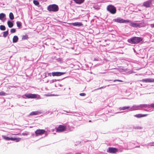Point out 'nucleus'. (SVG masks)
Here are the masks:
<instances>
[{
    "label": "nucleus",
    "mask_w": 154,
    "mask_h": 154,
    "mask_svg": "<svg viewBox=\"0 0 154 154\" xmlns=\"http://www.w3.org/2000/svg\"><path fill=\"white\" fill-rule=\"evenodd\" d=\"M48 82H49V81H48H48L46 83H48Z\"/></svg>",
    "instance_id": "a18cd8bd"
},
{
    "label": "nucleus",
    "mask_w": 154,
    "mask_h": 154,
    "mask_svg": "<svg viewBox=\"0 0 154 154\" xmlns=\"http://www.w3.org/2000/svg\"><path fill=\"white\" fill-rule=\"evenodd\" d=\"M0 29L2 30H5V27L4 25H1L0 26Z\"/></svg>",
    "instance_id": "cd10ccee"
},
{
    "label": "nucleus",
    "mask_w": 154,
    "mask_h": 154,
    "mask_svg": "<svg viewBox=\"0 0 154 154\" xmlns=\"http://www.w3.org/2000/svg\"><path fill=\"white\" fill-rule=\"evenodd\" d=\"M3 139L5 140H11L12 141L15 140L16 142H18L21 139L20 138H16V137H7L5 136H2Z\"/></svg>",
    "instance_id": "423d86ee"
},
{
    "label": "nucleus",
    "mask_w": 154,
    "mask_h": 154,
    "mask_svg": "<svg viewBox=\"0 0 154 154\" xmlns=\"http://www.w3.org/2000/svg\"><path fill=\"white\" fill-rule=\"evenodd\" d=\"M140 109L143 108H147L149 109L150 107V105L146 104H140Z\"/></svg>",
    "instance_id": "4468645a"
},
{
    "label": "nucleus",
    "mask_w": 154,
    "mask_h": 154,
    "mask_svg": "<svg viewBox=\"0 0 154 154\" xmlns=\"http://www.w3.org/2000/svg\"><path fill=\"white\" fill-rule=\"evenodd\" d=\"M17 26L19 28H21L22 26V23L20 22L17 21L16 22Z\"/></svg>",
    "instance_id": "5701e85b"
},
{
    "label": "nucleus",
    "mask_w": 154,
    "mask_h": 154,
    "mask_svg": "<svg viewBox=\"0 0 154 154\" xmlns=\"http://www.w3.org/2000/svg\"><path fill=\"white\" fill-rule=\"evenodd\" d=\"M113 21L119 23H127L131 22V21L129 20L123 19L120 17H118L116 19H114Z\"/></svg>",
    "instance_id": "7ed1b4c3"
},
{
    "label": "nucleus",
    "mask_w": 154,
    "mask_h": 154,
    "mask_svg": "<svg viewBox=\"0 0 154 154\" xmlns=\"http://www.w3.org/2000/svg\"><path fill=\"white\" fill-rule=\"evenodd\" d=\"M65 73V72H54L51 73L53 76H60Z\"/></svg>",
    "instance_id": "f8f14e48"
},
{
    "label": "nucleus",
    "mask_w": 154,
    "mask_h": 154,
    "mask_svg": "<svg viewBox=\"0 0 154 154\" xmlns=\"http://www.w3.org/2000/svg\"><path fill=\"white\" fill-rule=\"evenodd\" d=\"M74 2L77 4H80L83 3L85 0H73Z\"/></svg>",
    "instance_id": "6ab92c4d"
},
{
    "label": "nucleus",
    "mask_w": 154,
    "mask_h": 154,
    "mask_svg": "<svg viewBox=\"0 0 154 154\" xmlns=\"http://www.w3.org/2000/svg\"><path fill=\"white\" fill-rule=\"evenodd\" d=\"M66 129V127L62 125H60L57 129V131L61 132L64 131Z\"/></svg>",
    "instance_id": "9b49d317"
},
{
    "label": "nucleus",
    "mask_w": 154,
    "mask_h": 154,
    "mask_svg": "<svg viewBox=\"0 0 154 154\" xmlns=\"http://www.w3.org/2000/svg\"><path fill=\"white\" fill-rule=\"evenodd\" d=\"M130 25L134 27H140V25L139 24L134 23H131Z\"/></svg>",
    "instance_id": "dca6fc26"
},
{
    "label": "nucleus",
    "mask_w": 154,
    "mask_h": 154,
    "mask_svg": "<svg viewBox=\"0 0 154 154\" xmlns=\"http://www.w3.org/2000/svg\"><path fill=\"white\" fill-rule=\"evenodd\" d=\"M150 107L154 108V103H152L150 105Z\"/></svg>",
    "instance_id": "4c0bfd02"
},
{
    "label": "nucleus",
    "mask_w": 154,
    "mask_h": 154,
    "mask_svg": "<svg viewBox=\"0 0 154 154\" xmlns=\"http://www.w3.org/2000/svg\"><path fill=\"white\" fill-rule=\"evenodd\" d=\"M141 81L143 82H154V79H143Z\"/></svg>",
    "instance_id": "ddd939ff"
},
{
    "label": "nucleus",
    "mask_w": 154,
    "mask_h": 154,
    "mask_svg": "<svg viewBox=\"0 0 154 154\" xmlns=\"http://www.w3.org/2000/svg\"><path fill=\"white\" fill-rule=\"evenodd\" d=\"M40 112L38 111H33L31 112L29 114V116H32L33 115H36Z\"/></svg>",
    "instance_id": "a211bd4d"
},
{
    "label": "nucleus",
    "mask_w": 154,
    "mask_h": 154,
    "mask_svg": "<svg viewBox=\"0 0 154 154\" xmlns=\"http://www.w3.org/2000/svg\"><path fill=\"white\" fill-rule=\"evenodd\" d=\"M22 135H28V134L27 133H23Z\"/></svg>",
    "instance_id": "a19ab883"
},
{
    "label": "nucleus",
    "mask_w": 154,
    "mask_h": 154,
    "mask_svg": "<svg viewBox=\"0 0 154 154\" xmlns=\"http://www.w3.org/2000/svg\"><path fill=\"white\" fill-rule=\"evenodd\" d=\"M130 108V106H124L122 107H120L119 109L120 110H125L127 109H129Z\"/></svg>",
    "instance_id": "412c9836"
},
{
    "label": "nucleus",
    "mask_w": 154,
    "mask_h": 154,
    "mask_svg": "<svg viewBox=\"0 0 154 154\" xmlns=\"http://www.w3.org/2000/svg\"><path fill=\"white\" fill-rule=\"evenodd\" d=\"M94 8L97 10H98L100 9V8L99 6L96 5H94L93 7Z\"/></svg>",
    "instance_id": "72a5a7b5"
},
{
    "label": "nucleus",
    "mask_w": 154,
    "mask_h": 154,
    "mask_svg": "<svg viewBox=\"0 0 154 154\" xmlns=\"http://www.w3.org/2000/svg\"><path fill=\"white\" fill-rule=\"evenodd\" d=\"M18 38L17 36H14L13 38V43L17 42L18 41Z\"/></svg>",
    "instance_id": "aec40b11"
},
{
    "label": "nucleus",
    "mask_w": 154,
    "mask_h": 154,
    "mask_svg": "<svg viewBox=\"0 0 154 154\" xmlns=\"http://www.w3.org/2000/svg\"><path fill=\"white\" fill-rule=\"evenodd\" d=\"M106 9L107 11L111 14H114L116 12V7L113 5H108Z\"/></svg>",
    "instance_id": "20e7f679"
},
{
    "label": "nucleus",
    "mask_w": 154,
    "mask_h": 154,
    "mask_svg": "<svg viewBox=\"0 0 154 154\" xmlns=\"http://www.w3.org/2000/svg\"><path fill=\"white\" fill-rule=\"evenodd\" d=\"M16 30L15 29H12L11 30V33H14L16 32Z\"/></svg>",
    "instance_id": "2f4dec72"
},
{
    "label": "nucleus",
    "mask_w": 154,
    "mask_h": 154,
    "mask_svg": "<svg viewBox=\"0 0 154 154\" xmlns=\"http://www.w3.org/2000/svg\"><path fill=\"white\" fill-rule=\"evenodd\" d=\"M7 24L8 25L9 27L10 28L12 27L13 26V23L10 21H8Z\"/></svg>",
    "instance_id": "4be33fe9"
},
{
    "label": "nucleus",
    "mask_w": 154,
    "mask_h": 154,
    "mask_svg": "<svg viewBox=\"0 0 154 154\" xmlns=\"http://www.w3.org/2000/svg\"><path fill=\"white\" fill-rule=\"evenodd\" d=\"M140 110V105L137 106L134 105L130 107L129 109V111H132L135 110Z\"/></svg>",
    "instance_id": "6e6552de"
},
{
    "label": "nucleus",
    "mask_w": 154,
    "mask_h": 154,
    "mask_svg": "<svg viewBox=\"0 0 154 154\" xmlns=\"http://www.w3.org/2000/svg\"><path fill=\"white\" fill-rule=\"evenodd\" d=\"M28 38V37L26 35H23L22 37V39H27Z\"/></svg>",
    "instance_id": "f704fd0d"
},
{
    "label": "nucleus",
    "mask_w": 154,
    "mask_h": 154,
    "mask_svg": "<svg viewBox=\"0 0 154 154\" xmlns=\"http://www.w3.org/2000/svg\"><path fill=\"white\" fill-rule=\"evenodd\" d=\"M94 60H97L95 58L94 59Z\"/></svg>",
    "instance_id": "c03bdc74"
},
{
    "label": "nucleus",
    "mask_w": 154,
    "mask_h": 154,
    "mask_svg": "<svg viewBox=\"0 0 154 154\" xmlns=\"http://www.w3.org/2000/svg\"><path fill=\"white\" fill-rule=\"evenodd\" d=\"M9 17L11 20H12L14 19V16L12 13L11 12L10 13Z\"/></svg>",
    "instance_id": "b1692460"
},
{
    "label": "nucleus",
    "mask_w": 154,
    "mask_h": 154,
    "mask_svg": "<svg viewBox=\"0 0 154 154\" xmlns=\"http://www.w3.org/2000/svg\"><path fill=\"white\" fill-rule=\"evenodd\" d=\"M79 95L80 96H84L86 95V94L85 93H81L79 94Z\"/></svg>",
    "instance_id": "e433bc0d"
},
{
    "label": "nucleus",
    "mask_w": 154,
    "mask_h": 154,
    "mask_svg": "<svg viewBox=\"0 0 154 154\" xmlns=\"http://www.w3.org/2000/svg\"><path fill=\"white\" fill-rule=\"evenodd\" d=\"M142 40V39L140 37H134L128 39V42L131 43L137 44L140 42Z\"/></svg>",
    "instance_id": "f257e3e1"
},
{
    "label": "nucleus",
    "mask_w": 154,
    "mask_h": 154,
    "mask_svg": "<svg viewBox=\"0 0 154 154\" xmlns=\"http://www.w3.org/2000/svg\"><path fill=\"white\" fill-rule=\"evenodd\" d=\"M23 97L24 98H26L25 97H24V96H23Z\"/></svg>",
    "instance_id": "49530a36"
},
{
    "label": "nucleus",
    "mask_w": 154,
    "mask_h": 154,
    "mask_svg": "<svg viewBox=\"0 0 154 154\" xmlns=\"http://www.w3.org/2000/svg\"><path fill=\"white\" fill-rule=\"evenodd\" d=\"M150 26H151V27L152 28L154 27V24H151L150 25Z\"/></svg>",
    "instance_id": "ea45409f"
},
{
    "label": "nucleus",
    "mask_w": 154,
    "mask_h": 154,
    "mask_svg": "<svg viewBox=\"0 0 154 154\" xmlns=\"http://www.w3.org/2000/svg\"><path fill=\"white\" fill-rule=\"evenodd\" d=\"M45 131L44 130L39 129L35 131V134L37 136L43 134Z\"/></svg>",
    "instance_id": "1a4fd4ad"
},
{
    "label": "nucleus",
    "mask_w": 154,
    "mask_h": 154,
    "mask_svg": "<svg viewBox=\"0 0 154 154\" xmlns=\"http://www.w3.org/2000/svg\"><path fill=\"white\" fill-rule=\"evenodd\" d=\"M75 154H81V153L79 152H77L75 153Z\"/></svg>",
    "instance_id": "79ce46f5"
},
{
    "label": "nucleus",
    "mask_w": 154,
    "mask_h": 154,
    "mask_svg": "<svg viewBox=\"0 0 154 154\" xmlns=\"http://www.w3.org/2000/svg\"><path fill=\"white\" fill-rule=\"evenodd\" d=\"M33 3L36 6L38 5L39 4V2L37 0H33Z\"/></svg>",
    "instance_id": "bb28decb"
},
{
    "label": "nucleus",
    "mask_w": 154,
    "mask_h": 154,
    "mask_svg": "<svg viewBox=\"0 0 154 154\" xmlns=\"http://www.w3.org/2000/svg\"><path fill=\"white\" fill-rule=\"evenodd\" d=\"M26 98H38L40 99V96L37 94H25L24 95Z\"/></svg>",
    "instance_id": "39448f33"
},
{
    "label": "nucleus",
    "mask_w": 154,
    "mask_h": 154,
    "mask_svg": "<svg viewBox=\"0 0 154 154\" xmlns=\"http://www.w3.org/2000/svg\"><path fill=\"white\" fill-rule=\"evenodd\" d=\"M57 81V80L56 79H52L51 80H50V81H49V82H50V84H51V83H53L56 81Z\"/></svg>",
    "instance_id": "7c9ffc66"
},
{
    "label": "nucleus",
    "mask_w": 154,
    "mask_h": 154,
    "mask_svg": "<svg viewBox=\"0 0 154 154\" xmlns=\"http://www.w3.org/2000/svg\"><path fill=\"white\" fill-rule=\"evenodd\" d=\"M117 151V149L115 148L109 147L108 150L107 151V152L110 153H115Z\"/></svg>",
    "instance_id": "9d476101"
},
{
    "label": "nucleus",
    "mask_w": 154,
    "mask_h": 154,
    "mask_svg": "<svg viewBox=\"0 0 154 154\" xmlns=\"http://www.w3.org/2000/svg\"><path fill=\"white\" fill-rule=\"evenodd\" d=\"M116 81H118V82H123L122 81L120 80H119V79L114 80L113 81V82H116Z\"/></svg>",
    "instance_id": "c9c22d12"
},
{
    "label": "nucleus",
    "mask_w": 154,
    "mask_h": 154,
    "mask_svg": "<svg viewBox=\"0 0 154 154\" xmlns=\"http://www.w3.org/2000/svg\"><path fill=\"white\" fill-rule=\"evenodd\" d=\"M5 16V14L4 13H1L0 14V20H2L3 18Z\"/></svg>",
    "instance_id": "a878e982"
},
{
    "label": "nucleus",
    "mask_w": 154,
    "mask_h": 154,
    "mask_svg": "<svg viewBox=\"0 0 154 154\" xmlns=\"http://www.w3.org/2000/svg\"><path fill=\"white\" fill-rule=\"evenodd\" d=\"M105 87H106V86H105V87H101L100 88H97V90H99V89H102V88H105Z\"/></svg>",
    "instance_id": "58836bf2"
},
{
    "label": "nucleus",
    "mask_w": 154,
    "mask_h": 154,
    "mask_svg": "<svg viewBox=\"0 0 154 154\" xmlns=\"http://www.w3.org/2000/svg\"><path fill=\"white\" fill-rule=\"evenodd\" d=\"M152 0H149L144 2L142 6L146 8H149L152 4Z\"/></svg>",
    "instance_id": "0eeeda50"
},
{
    "label": "nucleus",
    "mask_w": 154,
    "mask_h": 154,
    "mask_svg": "<svg viewBox=\"0 0 154 154\" xmlns=\"http://www.w3.org/2000/svg\"><path fill=\"white\" fill-rule=\"evenodd\" d=\"M148 145L151 146H154V142H151L150 143H149L148 144Z\"/></svg>",
    "instance_id": "c756f323"
},
{
    "label": "nucleus",
    "mask_w": 154,
    "mask_h": 154,
    "mask_svg": "<svg viewBox=\"0 0 154 154\" xmlns=\"http://www.w3.org/2000/svg\"><path fill=\"white\" fill-rule=\"evenodd\" d=\"M147 115V114H139L134 115V116L137 118H140L141 117L146 116Z\"/></svg>",
    "instance_id": "f3484780"
},
{
    "label": "nucleus",
    "mask_w": 154,
    "mask_h": 154,
    "mask_svg": "<svg viewBox=\"0 0 154 154\" xmlns=\"http://www.w3.org/2000/svg\"><path fill=\"white\" fill-rule=\"evenodd\" d=\"M6 94L3 91H0V96H5Z\"/></svg>",
    "instance_id": "c85d7f7f"
},
{
    "label": "nucleus",
    "mask_w": 154,
    "mask_h": 154,
    "mask_svg": "<svg viewBox=\"0 0 154 154\" xmlns=\"http://www.w3.org/2000/svg\"><path fill=\"white\" fill-rule=\"evenodd\" d=\"M47 9L50 11L56 12L58 10L59 8L57 5L53 4L48 6Z\"/></svg>",
    "instance_id": "f03ea898"
},
{
    "label": "nucleus",
    "mask_w": 154,
    "mask_h": 154,
    "mask_svg": "<svg viewBox=\"0 0 154 154\" xmlns=\"http://www.w3.org/2000/svg\"><path fill=\"white\" fill-rule=\"evenodd\" d=\"M8 34V30L7 31L3 32V36L4 37H6L7 36Z\"/></svg>",
    "instance_id": "393cba45"
},
{
    "label": "nucleus",
    "mask_w": 154,
    "mask_h": 154,
    "mask_svg": "<svg viewBox=\"0 0 154 154\" xmlns=\"http://www.w3.org/2000/svg\"><path fill=\"white\" fill-rule=\"evenodd\" d=\"M71 24L74 26L78 27L82 26H83V24L79 22L72 23Z\"/></svg>",
    "instance_id": "2eb2a0df"
},
{
    "label": "nucleus",
    "mask_w": 154,
    "mask_h": 154,
    "mask_svg": "<svg viewBox=\"0 0 154 154\" xmlns=\"http://www.w3.org/2000/svg\"><path fill=\"white\" fill-rule=\"evenodd\" d=\"M46 96H52V95H47Z\"/></svg>",
    "instance_id": "37998d69"
},
{
    "label": "nucleus",
    "mask_w": 154,
    "mask_h": 154,
    "mask_svg": "<svg viewBox=\"0 0 154 154\" xmlns=\"http://www.w3.org/2000/svg\"><path fill=\"white\" fill-rule=\"evenodd\" d=\"M51 74V73H48L47 72H45V73H44L43 74V75L44 76L45 78H46L47 76V74H48V75L49 74Z\"/></svg>",
    "instance_id": "473e14b6"
}]
</instances>
